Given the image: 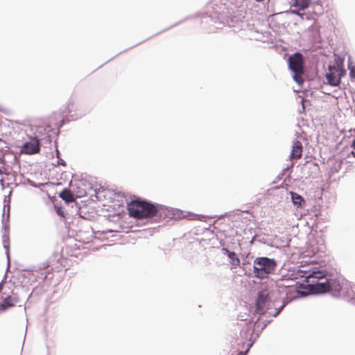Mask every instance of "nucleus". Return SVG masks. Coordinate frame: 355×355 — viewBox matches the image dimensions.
I'll return each instance as SVG.
<instances>
[{"instance_id":"16","label":"nucleus","mask_w":355,"mask_h":355,"mask_svg":"<svg viewBox=\"0 0 355 355\" xmlns=\"http://www.w3.org/2000/svg\"><path fill=\"white\" fill-rule=\"evenodd\" d=\"M301 74H296L295 73V76H294V80L298 83H300L302 82V79L300 76Z\"/></svg>"},{"instance_id":"9","label":"nucleus","mask_w":355,"mask_h":355,"mask_svg":"<svg viewBox=\"0 0 355 355\" xmlns=\"http://www.w3.org/2000/svg\"><path fill=\"white\" fill-rule=\"evenodd\" d=\"M303 146L301 141L295 140L293 143L291 153L289 156L291 160L299 159L302 157Z\"/></svg>"},{"instance_id":"10","label":"nucleus","mask_w":355,"mask_h":355,"mask_svg":"<svg viewBox=\"0 0 355 355\" xmlns=\"http://www.w3.org/2000/svg\"><path fill=\"white\" fill-rule=\"evenodd\" d=\"M329 291V279L323 276V280H320L317 282V284L314 285V288L311 292L315 293H324Z\"/></svg>"},{"instance_id":"2","label":"nucleus","mask_w":355,"mask_h":355,"mask_svg":"<svg viewBox=\"0 0 355 355\" xmlns=\"http://www.w3.org/2000/svg\"><path fill=\"white\" fill-rule=\"evenodd\" d=\"M300 273H302L300 276L304 278L305 285L303 284H297L295 286H288V292L296 293L298 294L303 295L305 292L301 291V288L307 289L309 291H312L314 288V285L317 284L320 280H323L324 274L321 271H302L300 270Z\"/></svg>"},{"instance_id":"6","label":"nucleus","mask_w":355,"mask_h":355,"mask_svg":"<svg viewBox=\"0 0 355 355\" xmlns=\"http://www.w3.org/2000/svg\"><path fill=\"white\" fill-rule=\"evenodd\" d=\"M40 141L36 137H31L21 148V152L25 154H35L40 151Z\"/></svg>"},{"instance_id":"1","label":"nucleus","mask_w":355,"mask_h":355,"mask_svg":"<svg viewBox=\"0 0 355 355\" xmlns=\"http://www.w3.org/2000/svg\"><path fill=\"white\" fill-rule=\"evenodd\" d=\"M164 209L162 205H153L140 199L132 200L128 204V210L130 216L137 219H146L157 215L161 216Z\"/></svg>"},{"instance_id":"4","label":"nucleus","mask_w":355,"mask_h":355,"mask_svg":"<svg viewBox=\"0 0 355 355\" xmlns=\"http://www.w3.org/2000/svg\"><path fill=\"white\" fill-rule=\"evenodd\" d=\"M19 302L17 295L12 291L0 289V311L4 312L15 307Z\"/></svg>"},{"instance_id":"18","label":"nucleus","mask_w":355,"mask_h":355,"mask_svg":"<svg viewBox=\"0 0 355 355\" xmlns=\"http://www.w3.org/2000/svg\"><path fill=\"white\" fill-rule=\"evenodd\" d=\"M292 13L295 14V15H299V16H302V14H300L298 11L293 10V11H292Z\"/></svg>"},{"instance_id":"20","label":"nucleus","mask_w":355,"mask_h":355,"mask_svg":"<svg viewBox=\"0 0 355 355\" xmlns=\"http://www.w3.org/2000/svg\"><path fill=\"white\" fill-rule=\"evenodd\" d=\"M238 355H245V354H244L243 352H239V353L238 354Z\"/></svg>"},{"instance_id":"13","label":"nucleus","mask_w":355,"mask_h":355,"mask_svg":"<svg viewBox=\"0 0 355 355\" xmlns=\"http://www.w3.org/2000/svg\"><path fill=\"white\" fill-rule=\"evenodd\" d=\"M59 196L67 202H71L74 201V198L71 192L67 189H64L63 191H62V192H60L59 194Z\"/></svg>"},{"instance_id":"17","label":"nucleus","mask_w":355,"mask_h":355,"mask_svg":"<svg viewBox=\"0 0 355 355\" xmlns=\"http://www.w3.org/2000/svg\"><path fill=\"white\" fill-rule=\"evenodd\" d=\"M349 75L352 78L355 79V67L350 68Z\"/></svg>"},{"instance_id":"19","label":"nucleus","mask_w":355,"mask_h":355,"mask_svg":"<svg viewBox=\"0 0 355 355\" xmlns=\"http://www.w3.org/2000/svg\"><path fill=\"white\" fill-rule=\"evenodd\" d=\"M351 147L355 150V139L353 141L352 145H351Z\"/></svg>"},{"instance_id":"22","label":"nucleus","mask_w":355,"mask_h":355,"mask_svg":"<svg viewBox=\"0 0 355 355\" xmlns=\"http://www.w3.org/2000/svg\"><path fill=\"white\" fill-rule=\"evenodd\" d=\"M4 247H5V248H7V245H6V241H4Z\"/></svg>"},{"instance_id":"5","label":"nucleus","mask_w":355,"mask_h":355,"mask_svg":"<svg viewBox=\"0 0 355 355\" xmlns=\"http://www.w3.org/2000/svg\"><path fill=\"white\" fill-rule=\"evenodd\" d=\"M329 72L326 74L328 84L331 86H338L341 77L345 74V71L340 65L329 66Z\"/></svg>"},{"instance_id":"7","label":"nucleus","mask_w":355,"mask_h":355,"mask_svg":"<svg viewBox=\"0 0 355 355\" xmlns=\"http://www.w3.org/2000/svg\"><path fill=\"white\" fill-rule=\"evenodd\" d=\"M289 67L296 74H302L304 73L302 54L296 53L289 58Z\"/></svg>"},{"instance_id":"12","label":"nucleus","mask_w":355,"mask_h":355,"mask_svg":"<svg viewBox=\"0 0 355 355\" xmlns=\"http://www.w3.org/2000/svg\"><path fill=\"white\" fill-rule=\"evenodd\" d=\"M329 291L335 293H339L342 289V284L339 279H329Z\"/></svg>"},{"instance_id":"15","label":"nucleus","mask_w":355,"mask_h":355,"mask_svg":"<svg viewBox=\"0 0 355 355\" xmlns=\"http://www.w3.org/2000/svg\"><path fill=\"white\" fill-rule=\"evenodd\" d=\"M291 198H292L293 202L295 205H301L302 202L303 201V198H302L301 196H300L299 194H297L296 193L292 192Z\"/></svg>"},{"instance_id":"11","label":"nucleus","mask_w":355,"mask_h":355,"mask_svg":"<svg viewBox=\"0 0 355 355\" xmlns=\"http://www.w3.org/2000/svg\"><path fill=\"white\" fill-rule=\"evenodd\" d=\"M223 251L227 255L231 260V264L234 268H236L240 265V259L234 252H231L227 248H223Z\"/></svg>"},{"instance_id":"3","label":"nucleus","mask_w":355,"mask_h":355,"mask_svg":"<svg viewBox=\"0 0 355 355\" xmlns=\"http://www.w3.org/2000/svg\"><path fill=\"white\" fill-rule=\"evenodd\" d=\"M276 265L274 259L258 257L254 261L253 272L257 277L263 279L275 270Z\"/></svg>"},{"instance_id":"23","label":"nucleus","mask_w":355,"mask_h":355,"mask_svg":"<svg viewBox=\"0 0 355 355\" xmlns=\"http://www.w3.org/2000/svg\"><path fill=\"white\" fill-rule=\"evenodd\" d=\"M263 0H257V1H263Z\"/></svg>"},{"instance_id":"21","label":"nucleus","mask_w":355,"mask_h":355,"mask_svg":"<svg viewBox=\"0 0 355 355\" xmlns=\"http://www.w3.org/2000/svg\"><path fill=\"white\" fill-rule=\"evenodd\" d=\"M352 155L354 157H355V152H354V151H352Z\"/></svg>"},{"instance_id":"8","label":"nucleus","mask_w":355,"mask_h":355,"mask_svg":"<svg viewBox=\"0 0 355 355\" xmlns=\"http://www.w3.org/2000/svg\"><path fill=\"white\" fill-rule=\"evenodd\" d=\"M268 300V295L263 291L259 292L258 294L256 309L259 313H263Z\"/></svg>"},{"instance_id":"14","label":"nucleus","mask_w":355,"mask_h":355,"mask_svg":"<svg viewBox=\"0 0 355 355\" xmlns=\"http://www.w3.org/2000/svg\"><path fill=\"white\" fill-rule=\"evenodd\" d=\"M311 3V0H295L293 6L297 7L299 10H303L307 8Z\"/></svg>"}]
</instances>
